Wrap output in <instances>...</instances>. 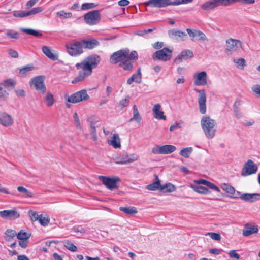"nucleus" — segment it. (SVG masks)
I'll return each instance as SVG.
<instances>
[{
    "instance_id": "7",
    "label": "nucleus",
    "mask_w": 260,
    "mask_h": 260,
    "mask_svg": "<svg viewBox=\"0 0 260 260\" xmlns=\"http://www.w3.org/2000/svg\"><path fill=\"white\" fill-rule=\"evenodd\" d=\"M173 50L165 47L153 53L152 58L154 60H159L164 61L169 60L172 56Z\"/></svg>"
},
{
    "instance_id": "53",
    "label": "nucleus",
    "mask_w": 260,
    "mask_h": 260,
    "mask_svg": "<svg viewBox=\"0 0 260 260\" xmlns=\"http://www.w3.org/2000/svg\"><path fill=\"white\" fill-rule=\"evenodd\" d=\"M44 10V8L42 7H35L30 11H28L29 16L35 15L37 13H40Z\"/></svg>"
},
{
    "instance_id": "3",
    "label": "nucleus",
    "mask_w": 260,
    "mask_h": 260,
    "mask_svg": "<svg viewBox=\"0 0 260 260\" xmlns=\"http://www.w3.org/2000/svg\"><path fill=\"white\" fill-rule=\"evenodd\" d=\"M201 125L207 138L212 139L215 136L216 122L214 119H211L209 116H204L201 120Z\"/></svg>"
},
{
    "instance_id": "50",
    "label": "nucleus",
    "mask_w": 260,
    "mask_h": 260,
    "mask_svg": "<svg viewBox=\"0 0 260 260\" xmlns=\"http://www.w3.org/2000/svg\"><path fill=\"white\" fill-rule=\"evenodd\" d=\"M129 102V97L127 96L124 99H122L120 101L118 104V106L120 107L121 108H123L127 106Z\"/></svg>"
},
{
    "instance_id": "36",
    "label": "nucleus",
    "mask_w": 260,
    "mask_h": 260,
    "mask_svg": "<svg viewBox=\"0 0 260 260\" xmlns=\"http://www.w3.org/2000/svg\"><path fill=\"white\" fill-rule=\"evenodd\" d=\"M133 116L129 120V121H136L138 123H140L141 121V117L140 116V114L138 111V110L136 105H134L133 107Z\"/></svg>"
},
{
    "instance_id": "9",
    "label": "nucleus",
    "mask_w": 260,
    "mask_h": 260,
    "mask_svg": "<svg viewBox=\"0 0 260 260\" xmlns=\"http://www.w3.org/2000/svg\"><path fill=\"white\" fill-rule=\"evenodd\" d=\"M89 99L86 90L77 91L68 97L67 101L71 103H77Z\"/></svg>"
},
{
    "instance_id": "13",
    "label": "nucleus",
    "mask_w": 260,
    "mask_h": 260,
    "mask_svg": "<svg viewBox=\"0 0 260 260\" xmlns=\"http://www.w3.org/2000/svg\"><path fill=\"white\" fill-rule=\"evenodd\" d=\"M258 170L256 164L251 159H248L244 164L241 171V175L245 177L252 174H255Z\"/></svg>"
},
{
    "instance_id": "17",
    "label": "nucleus",
    "mask_w": 260,
    "mask_h": 260,
    "mask_svg": "<svg viewBox=\"0 0 260 260\" xmlns=\"http://www.w3.org/2000/svg\"><path fill=\"white\" fill-rule=\"evenodd\" d=\"M207 75L205 71L197 73L193 75L194 84L196 86L205 85L207 83Z\"/></svg>"
},
{
    "instance_id": "35",
    "label": "nucleus",
    "mask_w": 260,
    "mask_h": 260,
    "mask_svg": "<svg viewBox=\"0 0 260 260\" xmlns=\"http://www.w3.org/2000/svg\"><path fill=\"white\" fill-rule=\"evenodd\" d=\"M21 30L27 34L32 35L37 37H40L42 36V34L40 31L31 28H21Z\"/></svg>"
},
{
    "instance_id": "8",
    "label": "nucleus",
    "mask_w": 260,
    "mask_h": 260,
    "mask_svg": "<svg viewBox=\"0 0 260 260\" xmlns=\"http://www.w3.org/2000/svg\"><path fill=\"white\" fill-rule=\"evenodd\" d=\"M84 20L86 24L93 25L98 24L101 20V14L99 10H93L85 14Z\"/></svg>"
},
{
    "instance_id": "14",
    "label": "nucleus",
    "mask_w": 260,
    "mask_h": 260,
    "mask_svg": "<svg viewBox=\"0 0 260 260\" xmlns=\"http://www.w3.org/2000/svg\"><path fill=\"white\" fill-rule=\"evenodd\" d=\"M143 4L152 7L164 8L170 5L173 6V2L171 0H148L144 2Z\"/></svg>"
},
{
    "instance_id": "45",
    "label": "nucleus",
    "mask_w": 260,
    "mask_h": 260,
    "mask_svg": "<svg viewBox=\"0 0 260 260\" xmlns=\"http://www.w3.org/2000/svg\"><path fill=\"white\" fill-rule=\"evenodd\" d=\"M30 234L21 230L17 235V237L19 240H28L30 237Z\"/></svg>"
},
{
    "instance_id": "44",
    "label": "nucleus",
    "mask_w": 260,
    "mask_h": 260,
    "mask_svg": "<svg viewBox=\"0 0 260 260\" xmlns=\"http://www.w3.org/2000/svg\"><path fill=\"white\" fill-rule=\"evenodd\" d=\"M38 221L41 225L45 226L49 223L50 218L47 215L44 216L42 214H40V217Z\"/></svg>"
},
{
    "instance_id": "10",
    "label": "nucleus",
    "mask_w": 260,
    "mask_h": 260,
    "mask_svg": "<svg viewBox=\"0 0 260 260\" xmlns=\"http://www.w3.org/2000/svg\"><path fill=\"white\" fill-rule=\"evenodd\" d=\"M242 47L241 42L237 39L230 38L226 41L225 52L231 54L232 52L238 50Z\"/></svg>"
},
{
    "instance_id": "51",
    "label": "nucleus",
    "mask_w": 260,
    "mask_h": 260,
    "mask_svg": "<svg viewBox=\"0 0 260 260\" xmlns=\"http://www.w3.org/2000/svg\"><path fill=\"white\" fill-rule=\"evenodd\" d=\"M6 36L10 38L15 39H17L19 38V33L16 31H13L11 30H8L7 31L6 33Z\"/></svg>"
},
{
    "instance_id": "59",
    "label": "nucleus",
    "mask_w": 260,
    "mask_h": 260,
    "mask_svg": "<svg viewBox=\"0 0 260 260\" xmlns=\"http://www.w3.org/2000/svg\"><path fill=\"white\" fill-rule=\"evenodd\" d=\"M228 254L231 258H235L236 259H239L240 258L239 254L237 253L235 250L230 251Z\"/></svg>"
},
{
    "instance_id": "19",
    "label": "nucleus",
    "mask_w": 260,
    "mask_h": 260,
    "mask_svg": "<svg viewBox=\"0 0 260 260\" xmlns=\"http://www.w3.org/2000/svg\"><path fill=\"white\" fill-rule=\"evenodd\" d=\"M0 216L4 218L15 220L19 217L20 213L16 209L5 210L0 211Z\"/></svg>"
},
{
    "instance_id": "6",
    "label": "nucleus",
    "mask_w": 260,
    "mask_h": 260,
    "mask_svg": "<svg viewBox=\"0 0 260 260\" xmlns=\"http://www.w3.org/2000/svg\"><path fill=\"white\" fill-rule=\"evenodd\" d=\"M139 159V156L135 154L128 155L127 153L124 152L117 156L114 161L116 164L123 165L134 162Z\"/></svg>"
},
{
    "instance_id": "33",
    "label": "nucleus",
    "mask_w": 260,
    "mask_h": 260,
    "mask_svg": "<svg viewBox=\"0 0 260 260\" xmlns=\"http://www.w3.org/2000/svg\"><path fill=\"white\" fill-rule=\"evenodd\" d=\"M44 101L48 107H51L54 104L55 100L53 94L49 92L44 98Z\"/></svg>"
},
{
    "instance_id": "23",
    "label": "nucleus",
    "mask_w": 260,
    "mask_h": 260,
    "mask_svg": "<svg viewBox=\"0 0 260 260\" xmlns=\"http://www.w3.org/2000/svg\"><path fill=\"white\" fill-rule=\"evenodd\" d=\"M161 105L159 104H155L153 109L152 112L154 114V117L158 120H166V116L164 115V113L162 111L160 110Z\"/></svg>"
},
{
    "instance_id": "64",
    "label": "nucleus",
    "mask_w": 260,
    "mask_h": 260,
    "mask_svg": "<svg viewBox=\"0 0 260 260\" xmlns=\"http://www.w3.org/2000/svg\"><path fill=\"white\" fill-rule=\"evenodd\" d=\"M153 47L156 50H159L164 46V43L162 42H157L152 44Z\"/></svg>"
},
{
    "instance_id": "34",
    "label": "nucleus",
    "mask_w": 260,
    "mask_h": 260,
    "mask_svg": "<svg viewBox=\"0 0 260 260\" xmlns=\"http://www.w3.org/2000/svg\"><path fill=\"white\" fill-rule=\"evenodd\" d=\"M119 210L127 215H133L137 213L138 211L134 207H121Z\"/></svg>"
},
{
    "instance_id": "55",
    "label": "nucleus",
    "mask_w": 260,
    "mask_h": 260,
    "mask_svg": "<svg viewBox=\"0 0 260 260\" xmlns=\"http://www.w3.org/2000/svg\"><path fill=\"white\" fill-rule=\"evenodd\" d=\"M252 92L258 97H260V85H254L251 87Z\"/></svg>"
},
{
    "instance_id": "18",
    "label": "nucleus",
    "mask_w": 260,
    "mask_h": 260,
    "mask_svg": "<svg viewBox=\"0 0 260 260\" xmlns=\"http://www.w3.org/2000/svg\"><path fill=\"white\" fill-rule=\"evenodd\" d=\"M169 37L177 41H185L187 38V34L183 31L176 29H171L168 31Z\"/></svg>"
},
{
    "instance_id": "20",
    "label": "nucleus",
    "mask_w": 260,
    "mask_h": 260,
    "mask_svg": "<svg viewBox=\"0 0 260 260\" xmlns=\"http://www.w3.org/2000/svg\"><path fill=\"white\" fill-rule=\"evenodd\" d=\"M14 123L12 117L6 112H0V124L4 127H9Z\"/></svg>"
},
{
    "instance_id": "42",
    "label": "nucleus",
    "mask_w": 260,
    "mask_h": 260,
    "mask_svg": "<svg viewBox=\"0 0 260 260\" xmlns=\"http://www.w3.org/2000/svg\"><path fill=\"white\" fill-rule=\"evenodd\" d=\"M193 149L192 147H186L182 149L179 154L180 155L185 157L188 158L190 156V154L192 152Z\"/></svg>"
},
{
    "instance_id": "5",
    "label": "nucleus",
    "mask_w": 260,
    "mask_h": 260,
    "mask_svg": "<svg viewBox=\"0 0 260 260\" xmlns=\"http://www.w3.org/2000/svg\"><path fill=\"white\" fill-rule=\"evenodd\" d=\"M68 53L72 56L80 55L83 53V46L80 41L68 43L66 45Z\"/></svg>"
},
{
    "instance_id": "2",
    "label": "nucleus",
    "mask_w": 260,
    "mask_h": 260,
    "mask_svg": "<svg viewBox=\"0 0 260 260\" xmlns=\"http://www.w3.org/2000/svg\"><path fill=\"white\" fill-rule=\"evenodd\" d=\"M136 51L129 52L127 48L121 49L113 53L110 57V62L113 64L119 62V66L124 71H132L134 62L138 59Z\"/></svg>"
},
{
    "instance_id": "58",
    "label": "nucleus",
    "mask_w": 260,
    "mask_h": 260,
    "mask_svg": "<svg viewBox=\"0 0 260 260\" xmlns=\"http://www.w3.org/2000/svg\"><path fill=\"white\" fill-rule=\"evenodd\" d=\"M193 0H176L173 2V6L179 5L181 4H188L192 2Z\"/></svg>"
},
{
    "instance_id": "32",
    "label": "nucleus",
    "mask_w": 260,
    "mask_h": 260,
    "mask_svg": "<svg viewBox=\"0 0 260 260\" xmlns=\"http://www.w3.org/2000/svg\"><path fill=\"white\" fill-rule=\"evenodd\" d=\"M34 69V67L32 64H28L23 67L19 70V75L22 77H25Z\"/></svg>"
},
{
    "instance_id": "40",
    "label": "nucleus",
    "mask_w": 260,
    "mask_h": 260,
    "mask_svg": "<svg viewBox=\"0 0 260 260\" xmlns=\"http://www.w3.org/2000/svg\"><path fill=\"white\" fill-rule=\"evenodd\" d=\"M64 246L72 252H75L77 250V247L71 241L66 240L63 242Z\"/></svg>"
},
{
    "instance_id": "4",
    "label": "nucleus",
    "mask_w": 260,
    "mask_h": 260,
    "mask_svg": "<svg viewBox=\"0 0 260 260\" xmlns=\"http://www.w3.org/2000/svg\"><path fill=\"white\" fill-rule=\"evenodd\" d=\"M99 179L101 181L106 188L110 190H112L118 188V183L121 181V179L117 176H112V177L104 176H99Z\"/></svg>"
},
{
    "instance_id": "15",
    "label": "nucleus",
    "mask_w": 260,
    "mask_h": 260,
    "mask_svg": "<svg viewBox=\"0 0 260 260\" xmlns=\"http://www.w3.org/2000/svg\"><path fill=\"white\" fill-rule=\"evenodd\" d=\"M199 93L198 101L199 110L201 114H204L206 112V94L204 90H197Z\"/></svg>"
},
{
    "instance_id": "26",
    "label": "nucleus",
    "mask_w": 260,
    "mask_h": 260,
    "mask_svg": "<svg viewBox=\"0 0 260 260\" xmlns=\"http://www.w3.org/2000/svg\"><path fill=\"white\" fill-rule=\"evenodd\" d=\"M42 50L44 54L50 59L53 61H56L58 60V55L56 53H52L50 47L47 46H44L42 47Z\"/></svg>"
},
{
    "instance_id": "46",
    "label": "nucleus",
    "mask_w": 260,
    "mask_h": 260,
    "mask_svg": "<svg viewBox=\"0 0 260 260\" xmlns=\"http://www.w3.org/2000/svg\"><path fill=\"white\" fill-rule=\"evenodd\" d=\"M6 239L8 241L10 240V238L14 237L17 235L16 231L12 229H8L5 232Z\"/></svg>"
},
{
    "instance_id": "38",
    "label": "nucleus",
    "mask_w": 260,
    "mask_h": 260,
    "mask_svg": "<svg viewBox=\"0 0 260 260\" xmlns=\"http://www.w3.org/2000/svg\"><path fill=\"white\" fill-rule=\"evenodd\" d=\"M156 178H158L157 176H156ZM146 188L149 190H155L156 189L160 190L161 184L160 181L158 180L157 181L148 185Z\"/></svg>"
},
{
    "instance_id": "62",
    "label": "nucleus",
    "mask_w": 260,
    "mask_h": 260,
    "mask_svg": "<svg viewBox=\"0 0 260 260\" xmlns=\"http://www.w3.org/2000/svg\"><path fill=\"white\" fill-rule=\"evenodd\" d=\"M8 54L13 58H17L18 57V53L15 50L12 49L8 50Z\"/></svg>"
},
{
    "instance_id": "60",
    "label": "nucleus",
    "mask_w": 260,
    "mask_h": 260,
    "mask_svg": "<svg viewBox=\"0 0 260 260\" xmlns=\"http://www.w3.org/2000/svg\"><path fill=\"white\" fill-rule=\"evenodd\" d=\"M72 231L76 233H80L81 234H84L85 233L86 231L82 226H78L77 227H74L72 229Z\"/></svg>"
},
{
    "instance_id": "21",
    "label": "nucleus",
    "mask_w": 260,
    "mask_h": 260,
    "mask_svg": "<svg viewBox=\"0 0 260 260\" xmlns=\"http://www.w3.org/2000/svg\"><path fill=\"white\" fill-rule=\"evenodd\" d=\"M193 56V53L192 51L188 49L184 50L175 58L174 62L179 63L183 60L192 57Z\"/></svg>"
},
{
    "instance_id": "37",
    "label": "nucleus",
    "mask_w": 260,
    "mask_h": 260,
    "mask_svg": "<svg viewBox=\"0 0 260 260\" xmlns=\"http://www.w3.org/2000/svg\"><path fill=\"white\" fill-rule=\"evenodd\" d=\"M175 187L174 185L170 183H166L163 185H161L160 190L164 192H172L175 190Z\"/></svg>"
},
{
    "instance_id": "47",
    "label": "nucleus",
    "mask_w": 260,
    "mask_h": 260,
    "mask_svg": "<svg viewBox=\"0 0 260 260\" xmlns=\"http://www.w3.org/2000/svg\"><path fill=\"white\" fill-rule=\"evenodd\" d=\"M13 16L15 17H25L29 16L28 11H17L13 13Z\"/></svg>"
},
{
    "instance_id": "39",
    "label": "nucleus",
    "mask_w": 260,
    "mask_h": 260,
    "mask_svg": "<svg viewBox=\"0 0 260 260\" xmlns=\"http://www.w3.org/2000/svg\"><path fill=\"white\" fill-rule=\"evenodd\" d=\"M221 187L228 193L233 194L235 193V188L228 184L223 183L221 185Z\"/></svg>"
},
{
    "instance_id": "29",
    "label": "nucleus",
    "mask_w": 260,
    "mask_h": 260,
    "mask_svg": "<svg viewBox=\"0 0 260 260\" xmlns=\"http://www.w3.org/2000/svg\"><path fill=\"white\" fill-rule=\"evenodd\" d=\"M196 182L198 184H204V185L208 186L210 188L218 192H219L220 191V188L217 186H216L213 183L209 182L207 180L201 179L199 180H197L196 181Z\"/></svg>"
},
{
    "instance_id": "28",
    "label": "nucleus",
    "mask_w": 260,
    "mask_h": 260,
    "mask_svg": "<svg viewBox=\"0 0 260 260\" xmlns=\"http://www.w3.org/2000/svg\"><path fill=\"white\" fill-rule=\"evenodd\" d=\"M219 7L216 0H210L201 5L202 9L206 11L213 10Z\"/></svg>"
},
{
    "instance_id": "12",
    "label": "nucleus",
    "mask_w": 260,
    "mask_h": 260,
    "mask_svg": "<svg viewBox=\"0 0 260 260\" xmlns=\"http://www.w3.org/2000/svg\"><path fill=\"white\" fill-rule=\"evenodd\" d=\"M176 150V147L172 145H156L152 148V152L154 154H169L174 152Z\"/></svg>"
},
{
    "instance_id": "41",
    "label": "nucleus",
    "mask_w": 260,
    "mask_h": 260,
    "mask_svg": "<svg viewBox=\"0 0 260 260\" xmlns=\"http://www.w3.org/2000/svg\"><path fill=\"white\" fill-rule=\"evenodd\" d=\"M17 190L19 192L24 194L27 198H32L34 197V194L32 192L23 186H18L17 187Z\"/></svg>"
},
{
    "instance_id": "48",
    "label": "nucleus",
    "mask_w": 260,
    "mask_h": 260,
    "mask_svg": "<svg viewBox=\"0 0 260 260\" xmlns=\"http://www.w3.org/2000/svg\"><path fill=\"white\" fill-rule=\"evenodd\" d=\"M56 14L61 18H69L72 16V14L71 12H66L64 11H60L56 13Z\"/></svg>"
},
{
    "instance_id": "1",
    "label": "nucleus",
    "mask_w": 260,
    "mask_h": 260,
    "mask_svg": "<svg viewBox=\"0 0 260 260\" xmlns=\"http://www.w3.org/2000/svg\"><path fill=\"white\" fill-rule=\"evenodd\" d=\"M100 60V56L93 54L86 57L81 62L77 63L75 67L79 70V73L72 80V83L76 84L84 81L91 75L93 69L97 67Z\"/></svg>"
},
{
    "instance_id": "57",
    "label": "nucleus",
    "mask_w": 260,
    "mask_h": 260,
    "mask_svg": "<svg viewBox=\"0 0 260 260\" xmlns=\"http://www.w3.org/2000/svg\"><path fill=\"white\" fill-rule=\"evenodd\" d=\"M218 6H228L232 4L231 0H216Z\"/></svg>"
},
{
    "instance_id": "56",
    "label": "nucleus",
    "mask_w": 260,
    "mask_h": 260,
    "mask_svg": "<svg viewBox=\"0 0 260 260\" xmlns=\"http://www.w3.org/2000/svg\"><path fill=\"white\" fill-rule=\"evenodd\" d=\"M206 235H208L212 239L219 241L221 239V236L219 233L213 232L208 233Z\"/></svg>"
},
{
    "instance_id": "30",
    "label": "nucleus",
    "mask_w": 260,
    "mask_h": 260,
    "mask_svg": "<svg viewBox=\"0 0 260 260\" xmlns=\"http://www.w3.org/2000/svg\"><path fill=\"white\" fill-rule=\"evenodd\" d=\"M1 85L5 87L8 90H11L15 88L16 85V81L13 79H8L4 80Z\"/></svg>"
},
{
    "instance_id": "25",
    "label": "nucleus",
    "mask_w": 260,
    "mask_h": 260,
    "mask_svg": "<svg viewBox=\"0 0 260 260\" xmlns=\"http://www.w3.org/2000/svg\"><path fill=\"white\" fill-rule=\"evenodd\" d=\"M133 82H135L137 83H141L142 74L140 68L138 69L137 73L133 74L132 77L127 79V84L131 85Z\"/></svg>"
},
{
    "instance_id": "49",
    "label": "nucleus",
    "mask_w": 260,
    "mask_h": 260,
    "mask_svg": "<svg viewBox=\"0 0 260 260\" xmlns=\"http://www.w3.org/2000/svg\"><path fill=\"white\" fill-rule=\"evenodd\" d=\"M98 5L94 3H83L81 6V9L83 10L90 9L96 7Z\"/></svg>"
},
{
    "instance_id": "43",
    "label": "nucleus",
    "mask_w": 260,
    "mask_h": 260,
    "mask_svg": "<svg viewBox=\"0 0 260 260\" xmlns=\"http://www.w3.org/2000/svg\"><path fill=\"white\" fill-rule=\"evenodd\" d=\"M193 189L196 192L202 194H208L211 193L209 189L204 186H197Z\"/></svg>"
},
{
    "instance_id": "31",
    "label": "nucleus",
    "mask_w": 260,
    "mask_h": 260,
    "mask_svg": "<svg viewBox=\"0 0 260 260\" xmlns=\"http://www.w3.org/2000/svg\"><path fill=\"white\" fill-rule=\"evenodd\" d=\"M109 144L114 148H120L121 147V143L119 135L117 134H114L111 137Z\"/></svg>"
},
{
    "instance_id": "11",
    "label": "nucleus",
    "mask_w": 260,
    "mask_h": 260,
    "mask_svg": "<svg viewBox=\"0 0 260 260\" xmlns=\"http://www.w3.org/2000/svg\"><path fill=\"white\" fill-rule=\"evenodd\" d=\"M29 84L30 86L33 84L36 90L40 93L43 94L46 91L43 76H38L32 78L29 81Z\"/></svg>"
},
{
    "instance_id": "63",
    "label": "nucleus",
    "mask_w": 260,
    "mask_h": 260,
    "mask_svg": "<svg viewBox=\"0 0 260 260\" xmlns=\"http://www.w3.org/2000/svg\"><path fill=\"white\" fill-rule=\"evenodd\" d=\"M15 92L17 96L23 98L25 96V91L24 89L15 90Z\"/></svg>"
},
{
    "instance_id": "61",
    "label": "nucleus",
    "mask_w": 260,
    "mask_h": 260,
    "mask_svg": "<svg viewBox=\"0 0 260 260\" xmlns=\"http://www.w3.org/2000/svg\"><path fill=\"white\" fill-rule=\"evenodd\" d=\"M73 117L74 119V121H75L76 127L77 128L80 129L81 128V125H80V120H79V117H78V114L77 113H75L74 114Z\"/></svg>"
},
{
    "instance_id": "24",
    "label": "nucleus",
    "mask_w": 260,
    "mask_h": 260,
    "mask_svg": "<svg viewBox=\"0 0 260 260\" xmlns=\"http://www.w3.org/2000/svg\"><path fill=\"white\" fill-rule=\"evenodd\" d=\"M82 43L83 48L92 49L99 45V41L95 39H91L88 40H83Z\"/></svg>"
},
{
    "instance_id": "22",
    "label": "nucleus",
    "mask_w": 260,
    "mask_h": 260,
    "mask_svg": "<svg viewBox=\"0 0 260 260\" xmlns=\"http://www.w3.org/2000/svg\"><path fill=\"white\" fill-rule=\"evenodd\" d=\"M258 228L257 225L246 224L243 229V235L248 237L252 234L257 233Z\"/></svg>"
},
{
    "instance_id": "52",
    "label": "nucleus",
    "mask_w": 260,
    "mask_h": 260,
    "mask_svg": "<svg viewBox=\"0 0 260 260\" xmlns=\"http://www.w3.org/2000/svg\"><path fill=\"white\" fill-rule=\"evenodd\" d=\"M234 62L237 64L238 68L243 69L245 66V60L243 58L234 59Z\"/></svg>"
},
{
    "instance_id": "54",
    "label": "nucleus",
    "mask_w": 260,
    "mask_h": 260,
    "mask_svg": "<svg viewBox=\"0 0 260 260\" xmlns=\"http://www.w3.org/2000/svg\"><path fill=\"white\" fill-rule=\"evenodd\" d=\"M29 215L30 216L31 220L33 221L39 220L40 217V215H38L37 212L33 211H29Z\"/></svg>"
},
{
    "instance_id": "16",
    "label": "nucleus",
    "mask_w": 260,
    "mask_h": 260,
    "mask_svg": "<svg viewBox=\"0 0 260 260\" xmlns=\"http://www.w3.org/2000/svg\"><path fill=\"white\" fill-rule=\"evenodd\" d=\"M186 31L192 40L200 42H204L208 40L206 35L199 30L187 28Z\"/></svg>"
},
{
    "instance_id": "27",
    "label": "nucleus",
    "mask_w": 260,
    "mask_h": 260,
    "mask_svg": "<svg viewBox=\"0 0 260 260\" xmlns=\"http://www.w3.org/2000/svg\"><path fill=\"white\" fill-rule=\"evenodd\" d=\"M258 197H260V194L258 193H245L243 194L240 196V198L245 201L250 202H254V201L259 200L260 198H258Z\"/></svg>"
}]
</instances>
